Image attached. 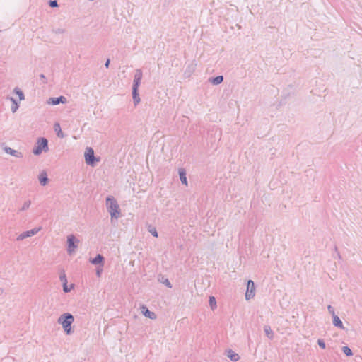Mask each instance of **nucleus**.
<instances>
[{
  "label": "nucleus",
  "instance_id": "f257e3e1",
  "mask_svg": "<svg viewBox=\"0 0 362 362\" xmlns=\"http://www.w3.org/2000/svg\"><path fill=\"white\" fill-rule=\"evenodd\" d=\"M73 322L74 317L69 313L61 316L59 319V322L62 324L63 328L67 334H70L71 332V325Z\"/></svg>",
  "mask_w": 362,
  "mask_h": 362
},
{
  "label": "nucleus",
  "instance_id": "20e7f679",
  "mask_svg": "<svg viewBox=\"0 0 362 362\" xmlns=\"http://www.w3.org/2000/svg\"><path fill=\"white\" fill-rule=\"evenodd\" d=\"M255 284L252 280H249L247 286V291L245 293V298L247 300L252 298L255 296Z\"/></svg>",
  "mask_w": 362,
  "mask_h": 362
},
{
  "label": "nucleus",
  "instance_id": "6ab92c4d",
  "mask_svg": "<svg viewBox=\"0 0 362 362\" xmlns=\"http://www.w3.org/2000/svg\"><path fill=\"white\" fill-rule=\"evenodd\" d=\"M264 331L266 332L267 336L269 338H272L273 337V332H272V330L270 327H265Z\"/></svg>",
  "mask_w": 362,
  "mask_h": 362
},
{
  "label": "nucleus",
  "instance_id": "39448f33",
  "mask_svg": "<svg viewBox=\"0 0 362 362\" xmlns=\"http://www.w3.org/2000/svg\"><path fill=\"white\" fill-rule=\"evenodd\" d=\"M85 159L88 164L93 165L94 163V151L92 148H88L85 152Z\"/></svg>",
  "mask_w": 362,
  "mask_h": 362
},
{
  "label": "nucleus",
  "instance_id": "7c9ffc66",
  "mask_svg": "<svg viewBox=\"0 0 362 362\" xmlns=\"http://www.w3.org/2000/svg\"><path fill=\"white\" fill-rule=\"evenodd\" d=\"M167 286L170 288L171 287L170 284L169 282L167 283Z\"/></svg>",
  "mask_w": 362,
  "mask_h": 362
},
{
  "label": "nucleus",
  "instance_id": "9d476101",
  "mask_svg": "<svg viewBox=\"0 0 362 362\" xmlns=\"http://www.w3.org/2000/svg\"><path fill=\"white\" fill-rule=\"evenodd\" d=\"M103 257L100 255H98L94 259L90 260V262L93 264H101L103 266Z\"/></svg>",
  "mask_w": 362,
  "mask_h": 362
},
{
  "label": "nucleus",
  "instance_id": "c756f323",
  "mask_svg": "<svg viewBox=\"0 0 362 362\" xmlns=\"http://www.w3.org/2000/svg\"><path fill=\"white\" fill-rule=\"evenodd\" d=\"M64 290L65 292L68 291V290L66 288V284H64Z\"/></svg>",
  "mask_w": 362,
  "mask_h": 362
},
{
  "label": "nucleus",
  "instance_id": "cd10ccee",
  "mask_svg": "<svg viewBox=\"0 0 362 362\" xmlns=\"http://www.w3.org/2000/svg\"><path fill=\"white\" fill-rule=\"evenodd\" d=\"M101 272H102V269H98V270H97V275H98V276H100Z\"/></svg>",
  "mask_w": 362,
  "mask_h": 362
},
{
  "label": "nucleus",
  "instance_id": "1a4fd4ad",
  "mask_svg": "<svg viewBox=\"0 0 362 362\" xmlns=\"http://www.w3.org/2000/svg\"><path fill=\"white\" fill-rule=\"evenodd\" d=\"M66 100L64 96H61V97L57 98H51L49 101V103L52 104V105H57L59 103H64L66 102Z\"/></svg>",
  "mask_w": 362,
  "mask_h": 362
},
{
  "label": "nucleus",
  "instance_id": "4468645a",
  "mask_svg": "<svg viewBox=\"0 0 362 362\" xmlns=\"http://www.w3.org/2000/svg\"><path fill=\"white\" fill-rule=\"evenodd\" d=\"M39 180L42 185H45L47 181V173L42 172L39 177Z\"/></svg>",
  "mask_w": 362,
  "mask_h": 362
},
{
  "label": "nucleus",
  "instance_id": "f8f14e48",
  "mask_svg": "<svg viewBox=\"0 0 362 362\" xmlns=\"http://www.w3.org/2000/svg\"><path fill=\"white\" fill-rule=\"evenodd\" d=\"M37 232V230H32L30 231H28L26 233H23L22 234L20 235L19 236V238L21 239H24L27 237H30L31 235H33L34 234H35Z\"/></svg>",
  "mask_w": 362,
  "mask_h": 362
},
{
  "label": "nucleus",
  "instance_id": "6e6552de",
  "mask_svg": "<svg viewBox=\"0 0 362 362\" xmlns=\"http://www.w3.org/2000/svg\"><path fill=\"white\" fill-rule=\"evenodd\" d=\"M74 240L75 237L74 235H71L68 237V251L69 253L74 252V249L76 247V246L74 245Z\"/></svg>",
  "mask_w": 362,
  "mask_h": 362
},
{
  "label": "nucleus",
  "instance_id": "c85d7f7f",
  "mask_svg": "<svg viewBox=\"0 0 362 362\" xmlns=\"http://www.w3.org/2000/svg\"><path fill=\"white\" fill-rule=\"evenodd\" d=\"M109 64H110V59H107L106 63H105V66L107 68L108 66H109Z\"/></svg>",
  "mask_w": 362,
  "mask_h": 362
},
{
  "label": "nucleus",
  "instance_id": "dca6fc26",
  "mask_svg": "<svg viewBox=\"0 0 362 362\" xmlns=\"http://www.w3.org/2000/svg\"><path fill=\"white\" fill-rule=\"evenodd\" d=\"M333 323L335 326L342 327V322L337 316H334Z\"/></svg>",
  "mask_w": 362,
  "mask_h": 362
},
{
  "label": "nucleus",
  "instance_id": "4be33fe9",
  "mask_svg": "<svg viewBox=\"0 0 362 362\" xmlns=\"http://www.w3.org/2000/svg\"><path fill=\"white\" fill-rule=\"evenodd\" d=\"M343 351L344 353L346 355V356H351L352 355V351L351 350L347 347V346H344L343 347Z\"/></svg>",
  "mask_w": 362,
  "mask_h": 362
},
{
  "label": "nucleus",
  "instance_id": "5701e85b",
  "mask_svg": "<svg viewBox=\"0 0 362 362\" xmlns=\"http://www.w3.org/2000/svg\"><path fill=\"white\" fill-rule=\"evenodd\" d=\"M15 93L18 95L20 100L24 99V95L21 90L16 88L15 89Z\"/></svg>",
  "mask_w": 362,
  "mask_h": 362
},
{
  "label": "nucleus",
  "instance_id": "7ed1b4c3",
  "mask_svg": "<svg viewBox=\"0 0 362 362\" xmlns=\"http://www.w3.org/2000/svg\"><path fill=\"white\" fill-rule=\"evenodd\" d=\"M47 140L42 138L38 140L37 146L34 149L33 153L35 155H39L43 150L47 151Z\"/></svg>",
  "mask_w": 362,
  "mask_h": 362
},
{
  "label": "nucleus",
  "instance_id": "f3484780",
  "mask_svg": "<svg viewBox=\"0 0 362 362\" xmlns=\"http://www.w3.org/2000/svg\"><path fill=\"white\" fill-rule=\"evenodd\" d=\"M223 76H218L216 78H214L212 80H211V82L215 84V85H217V84H219L221 83L222 81H223Z\"/></svg>",
  "mask_w": 362,
  "mask_h": 362
},
{
  "label": "nucleus",
  "instance_id": "b1692460",
  "mask_svg": "<svg viewBox=\"0 0 362 362\" xmlns=\"http://www.w3.org/2000/svg\"><path fill=\"white\" fill-rule=\"evenodd\" d=\"M133 98H134V103L136 104H137L139 102V98L138 97L137 91L136 92L135 94H134V92L133 91Z\"/></svg>",
  "mask_w": 362,
  "mask_h": 362
},
{
  "label": "nucleus",
  "instance_id": "9b49d317",
  "mask_svg": "<svg viewBox=\"0 0 362 362\" xmlns=\"http://www.w3.org/2000/svg\"><path fill=\"white\" fill-rule=\"evenodd\" d=\"M228 356L230 358V360L233 361H237L239 360V355L236 353H234L233 351H229L228 352Z\"/></svg>",
  "mask_w": 362,
  "mask_h": 362
},
{
  "label": "nucleus",
  "instance_id": "aec40b11",
  "mask_svg": "<svg viewBox=\"0 0 362 362\" xmlns=\"http://www.w3.org/2000/svg\"><path fill=\"white\" fill-rule=\"evenodd\" d=\"M11 100L13 102V105L11 106V110L13 112H15L18 108V105L17 104V103L15 101L14 99L11 98Z\"/></svg>",
  "mask_w": 362,
  "mask_h": 362
},
{
  "label": "nucleus",
  "instance_id": "a878e982",
  "mask_svg": "<svg viewBox=\"0 0 362 362\" xmlns=\"http://www.w3.org/2000/svg\"><path fill=\"white\" fill-rule=\"evenodd\" d=\"M49 5L52 7H56V6H57V1H51L49 2Z\"/></svg>",
  "mask_w": 362,
  "mask_h": 362
},
{
  "label": "nucleus",
  "instance_id": "bb28decb",
  "mask_svg": "<svg viewBox=\"0 0 362 362\" xmlns=\"http://www.w3.org/2000/svg\"><path fill=\"white\" fill-rule=\"evenodd\" d=\"M318 344L321 348H322V349L325 348V344L322 340H318Z\"/></svg>",
  "mask_w": 362,
  "mask_h": 362
},
{
  "label": "nucleus",
  "instance_id": "a211bd4d",
  "mask_svg": "<svg viewBox=\"0 0 362 362\" xmlns=\"http://www.w3.org/2000/svg\"><path fill=\"white\" fill-rule=\"evenodd\" d=\"M209 304L212 310H214L216 307V299L214 296L209 298Z\"/></svg>",
  "mask_w": 362,
  "mask_h": 362
},
{
  "label": "nucleus",
  "instance_id": "f03ea898",
  "mask_svg": "<svg viewBox=\"0 0 362 362\" xmlns=\"http://www.w3.org/2000/svg\"><path fill=\"white\" fill-rule=\"evenodd\" d=\"M108 211L112 218H117L119 215V206L116 201L111 198L107 199Z\"/></svg>",
  "mask_w": 362,
  "mask_h": 362
},
{
  "label": "nucleus",
  "instance_id": "ddd939ff",
  "mask_svg": "<svg viewBox=\"0 0 362 362\" xmlns=\"http://www.w3.org/2000/svg\"><path fill=\"white\" fill-rule=\"evenodd\" d=\"M179 174H180V177L181 182L184 185H187V177H186V175H185V170H182V169L180 170Z\"/></svg>",
  "mask_w": 362,
  "mask_h": 362
},
{
  "label": "nucleus",
  "instance_id": "423d86ee",
  "mask_svg": "<svg viewBox=\"0 0 362 362\" xmlns=\"http://www.w3.org/2000/svg\"><path fill=\"white\" fill-rule=\"evenodd\" d=\"M141 78H142V74L141 71H138L136 72V74H135L134 84L133 86L134 94L137 91V89H138V87L141 82Z\"/></svg>",
  "mask_w": 362,
  "mask_h": 362
},
{
  "label": "nucleus",
  "instance_id": "412c9836",
  "mask_svg": "<svg viewBox=\"0 0 362 362\" xmlns=\"http://www.w3.org/2000/svg\"><path fill=\"white\" fill-rule=\"evenodd\" d=\"M5 151L8 154H11V155H13V156H17L18 155L16 154L17 151H15V150H13L11 149V148H5Z\"/></svg>",
  "mask_w": 362,
  "mask_h": 362
},
{
  "label": "nucleus",
  "instance_id": "2eb2a0df",
  "mask_svg": "<svg viewBox=\"0 0 362 362\" xmlns=\"http://www.w3.org/2000/svg\"><path fill=\"white\" fill-rule=\"evenodd\" d=\"M54 131L57 133L59 137H63L64 134L62 132L61 127L59 124L56 123L54 126Z\"/></svg>",
  "mask_w": 362,
  "mask_h": 362
},
{
  "label": "nucleus",
  "instance_id": "393cba45",
  "mask_svg": "<svg viewBox=\"0 0 362 362\" xmlns=\"http://www.w3.org/2000/svg\"><path fill=\"white\" fill-rule=\"evenodd\" d=\"M149 231L153 234V236L158 237V233H157L156 230L155 228H153L150 229Z\"/></svg>",
  "mask_w": 362,
  "mask_h": 362
},
{
  "label": "nucleus",
  "instance_id": "0eeeda50",
  "mask_svg": "<svg viewBox=\"0 0 362 362\" xmlns=\"http://www.w3.org/2000/svg\"><path fill=\"white\" fill-rule=\"evenodd\" d=\"M141 310L142 313L146 317L150 318V319H153V320L156 318V315L154 313L148 310V308L146 306H144V305L141 306Z\"/></svg>",
  "mask_w": 362,
  "mask_h": 362
}]
</instances>
